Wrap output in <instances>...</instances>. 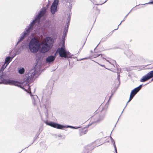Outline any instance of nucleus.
Masks as SVG:
<instances>
[{
  "instance_id": "nucleus-1",
  "label": "nucleus",
  "mask_w": 153,
  "mask_h": 153,
  "mask_svg": "<svg viewBox=\"0 0 153 153\" xmlns=\"http://www.w3.org/2000/svg\"><path fill=\"white\" fill-rule=\"evenodd\" d=\"M6 68H1L0 70V84L3 83L6 85H14L21 87V84L16 81L8 79V77L7 75L5 69Z\"/></svg>"
},
{
  "instance_id": "nucleus-2",
  "label": "nucleus",
  "mask_w": 153,
  "mask_h": 153,
  "mask_svg": "<svg viewBox=\"0 0 153 153\" xmlns=\"http://www.w3.org/2000/svg\"><path fill=\"white\" fill-rule=\"evenodd\" d=\"M42 68H33L29 73L25 75L24 78V81L31 82L34 80L44 69H42Z\"/></svg>"
},
{
  "instance_id": "nucleus-3",
  "label": "nucleus",
  "mask_w": 153,
  "mask_h": 153,
  "mask_svg": "<svg viewBox=\"0 0 153 153\" xmlns=\"http://www.w3.org/2000/svg\"><path fill=\"white\" fill-rule=\"evenodd\" d=\"M45 12L46 10L45 9H43L40 11V13L38 14L35 19L33 20V22L30 24L29 27L27 30H26V31H25L24 32L23 36H21L20 38V41L23 39L24 38L26 37L27 35L29 34V33L30 32V30H32L33 27L36 22H39L41 18L44 15Z\"/></svg>"
},
{
  "instance_id": "nucleus-4",
  "label": "nucleus",
  "mask_w": 153,
  "mask_h": 153,
  "mask_svg": "<svg viewBox=\"0 0 153 153\" xmlns=\"http://www.w3.org/2000/svg\"><path fill=\"white\" fill-rule=\"evenodd\" d=\"M53 43V39L50 37H47L41 43L42 47L40 51L41 52L45 53L48 51L52 47Z\"/></svg>"
},
{
  "instance_id": "nucleus-5",
  "label": "nucleus",
  "mask_w": 153,
  "mask_h": 153,
  "mask_svg": "<svg viewBox=\"0 0 153 153\" xmlns=\"http://www.w3.org/2000/svg\"><path fill=\"white\" fill-rule=\"evenodd\" d=\"M40 46L39 41L37 38L32 39L29 42V48L30 51L32 52H37Z\"/></svg>"
},
{
  "instance_id": "nucleus-6",
  "label": "nucleus",
  "mask_w": 153,
  "mask_h": 153,
  "mask_svg": "<svg viewBox=\"0 0 153 153\" xmlns=\"http://www.w3.org/2000/svg\"><path fill=\"white\" fill-rule=\"evenodd\" d=\"M46 123L47 125H49L53 128H56L58 129H62L63 128H74L76 129V128L74 127L70 126H62L61 125L57 124L53 122H46Z\"/></svg>"
},
{
  "instance_id": "nucleus-7",
  "label": "nucleus",
  "mask_w": 153,
  "mask_h": 153,
  "mask_svg": "<svg viewBox=\"0 0 153 153\" xmlns=\"http://www.w3.org/2000/svg\"><path fill=\"white\" fill-rule=\"evenodd\" d=\"M57 52L59 53L60 56L62 57L66 58L68 57L69 53L66 51L64 45L60 48H58Z\"/></svg>"
},
{
  "instance_id": "nucleus-8",
  "label": "nucleus",
  "mask_w": 153,
  "mask_h": 153,
  "mask_svg": "<svg viewBox=\"0 0 153 153\" xmlns=\"http://www.w3.org/2000/svg\"><path fill=\"white\" fill-rule=\"evenodd\" d=\"M93 123H91L90 124H89L86 127L83 128H81L80 126H77V129H79V136H81L82 135H84L86 134L87 132L88 131V129H86V128H88L89 126L91 125Z\"/></svg>"
},
{
  "instance_id": "nucleus-9",
  "label": "nucleus",
  "mask_w": 153,
  "mask_h": 153,
  "mask_svg": "<svg viewBox=\"0 0 153 153\" xmlns=\"http://www.w3.org/2000/svg\"><path fill=\"white\" fill-rule=\"evenodd\" d=\"M94 142L88 144L84 147L83 151L85 153H88L89 152L93 150L96 147L95 146H92Z\"/></svg>"
},
{
  "instance_id": "nucleus-10",
  "label": "nucleus",
  "mask_w": 153,
  "mask_h": 153,
  "mask_svg": "<svg viewBox=\"0 0 153 153\" xmlns=\"http://www.w3.org/2000/svg\"><path fill=\"white\" fill-rule=\"evenodd\" d=\"M42 101L44 105L45 106V108L46 109H47L50 107V97L49 96L47 99H45V96H43L42 99Z\"/></svg>"
},
{
  "instance_id": "nucleus-11",
  "label": "nucleus",
  "mask_w": 153,
  "mask_h": 153,
  "mask_svg": "<svg viewBox=\"0 0 153 153\" xmlns=\"http://www.w3.org/2000/svg\"><path fill=\"white\" fill-rule=\"evenodd\" d=\"M13 57H10L8 56L7 57L4 62H2L1 63L0 66L1 67H7L10 62L12 60Z\"/></svg>"
},
{
  "instance_id": "nucleus-12",
  "label": "nucleus",
  "mask_w": 153,
  "mask_h": 153,
  "mask_svg": "<svg viewBox=\"0 0 153 153\" xmlns=\"http://www.w3.org/2000/svg\"><path fill=\"white\" fill-rule=\"evenodd\" d=\"M59 0H54L51 7V11L53 14L55 13L56 10L57 6V5Z\"/></svg>"
},
{
  "instance_id": "nucleus-13",
  "label": "nucleus",
  "mask_w": 153,
  "mask_h": 153,
  "mask_svg": "<svg viewBox=\"0 0 153 153\" xmlns=\"http://www.w3.org/2000/svg\"><path fill=\"white\" fill-rule=\"evenodd\" d=\"M106 113L105 112L104 113H101L99 115L97 119L94 122H93V124L94 123H98L101 122L104 118L105 116Z\"/></svg>"
},
{
  "instance_id": "nucleus-14",
  "label": "nucleus",
  "mask_w": 153,
  "mask_h": 153,
  "mask_svg": "<svg viewBox=\"0 0 153 153\" xmlns=\"http://www.w3.org/2000/svg\"><path fill=\"white\" fill-rule=\"evenodd\" d=\"M53 81H49L46 87V89L48 90V94L50 95L51 94V92L53 87Z\"/></svg>"
},
{
  "instance_id": "nucleus-15",
  "label": "nucleus",
  "mask_w": 153,
  "mask_h": 153,
  "mask_svg": "<svg viewBox=\"0 0 153 153\" xmlns=\"http://www.w3.org/2000/svg\"><path fill=\"white\" fill-rule=\"evenodd\" d=\"M31 97L32 98V102L33 104L34 105H36L37 102L38 101V97L36 95L32 96L31 95V93L30 92Z\"/></svg>"
},
{
  "instance_id": "nucleus-16",
  "label": "nucleus",
  "mask_w": 153,
  "mask_h": 153,
  "mask_svg": "<svg viewBox=\"0 0 153 153\" xmlns=\"http://www.w3.org/2000/svg\"><path fill=\"white\" fill-rule=\"evenodd\" d=\"M108 62L111 65V66H113L114 67H117L119 65L117 64L115 61L110 59L108 61Z\"/></svg>"
},
{
  "instance_id": "nucleus-17",
  "label": "nucleus",
  "mask_w": 153,
  "mask_h": 153,
  "mask_svg": "<svg viewBox=\"0 0 153 153\" xmlns=\"http://www.w3.org/2000/svg\"><path fill=\"white\" fill-rule=\"evenodd\" d=\"M150 79L146 74L142 76L141 79H140V81L141 82H144Z\"/></svg>"
},
{
  "instance_id": "nucleus-18",
  "label": "nucleus",
  "mask_w": 153,
  "mask_h": 153,
  "mask_svg": "<svg viewBox=\"0 0 153 153\" xmlns=\"http://www.w3.org/2000/svg\"><path fill=\"white\" fill-rule=\"evenodd\" d=\"M55 58L54 56H51L46 58V61L47 62H51L54 61Z\"/></svg>"
},
{
  "instance_id": "nucleus-19",
  "label": "nucleus",
  "mask_w": 153,
  "mask_h": 153,
  "mask_svg": "<svg viewBox=\"0 0 153 153\" xmlns=\"http://www.w3.org/2000/svg\"><path fill=\"white\" fill-rule=\"evenodd\" d=\"M117 68V70L116 71H113L114 72H116L117 73V79H118V80L119 82V84H120V72L119 71H120L121 69H120L119 68Z\"/></svg>"
},
{
  "instance_id": "nucleus-20",
  "label": "nucleus",
  "mask_w": 153,
  "mask_h": 153,
  "mask_svg": "<svg viewBox=\"0 0 153 153\" xmlns=\"http://www.w3.org/2000/svg\"><path fill=\"white\" fill-rule=\"evenodd\" d=\"M126 53L127 56L129 57H130L131 56H134V55L133 54L131 51H126Z\"/></svg>"
},
{
  "instance_id": "nucleus-21",
  "label": "nucleus",
  "mask_w": 153,
  "mask_h": 153,
  "mask_svg": "<svg viewBox=\"0 0 153 153\" xmlns=\"http://www.w3.org/2000/svg\"><path fill=\"white\" fill-rule=\"evenodd\" d=\"M18 73L21 74H23L25 71V70L24 68H18Z\"/></svg>"
},
{
  "instance_id": "nucleus-22",
  "label": "nucleus",
  "mask_w": 153,
  "mask_h": 153,
  "mask_svg": "<svg viewBox=\"0 0 153 153\" xmlns=\"http://www.w3.org/2000/svg\"><path fill=\"white\" fill-rule=\"evenodd\" d=\"M147 74L149 77L150 79L152 77H153V70L152 71H151L148 73Z\"/></svg>"
},
{
  "instance_id": "nucleus-23",
  "label": "nucleus",
  "mask_w": 153,
  "mask_h": 153,
  "mask_svg": "<svg viewBox=\"0 0 153 153\" xmlns=\"http://www.w3.org/2000/svg\"><path fill=\"white\" fill-rule=\"evenodd\" d=\"M137 87H136L131 90V91L133 93H134L136 94H137V93L139 91L138 89H137Z\"/></svg>"
},
{
  "instance_id": "nucleus-24",
  "label": "nucleus",
  "mask_w": 153,
  "mask_h": 153,
  "mask_svg": "<svg viewBox=\"0 0 153 153\" xmlns=\"http://www.w3.org/2000/svg\"><path fill=\"white\" fill-rule=\"evenodd\" d=\"M119 119V118H118V120H117V122H116V124H115V126H114V128H113V130H113V129H114V128L116 127V124H117V122H118V121ZM112 131H111V134H110V139H111V141L112 142H114V140L112 138V137L111 136V133H112Z\"/></svg>"
},
{
  "instance_id": "nucleus-25",
  "label": "nucleus",
  "mask_w": 153,
  "mask_h": 153,
  "mask_svg": "<svg viewBox=\"0 0 153 153\" xmlns=\"http://www.w3.org/2000/svg\"><path fill=\"white\" fill-rule=\"evenodd\" d=\"M134 93H133V92H131L130 95V97L129 98L131 99L132 100L133 99V98H134V96L136 95Z\"/></svg>"
},
{
  "instance_id": "nucleus-26",
  "label": "nucleus",
  "mask_w": 153,
  "mask_h": 153,
  "mask_svg": "<svg viewBox=\"0 0 153 153\" xmlns=\"http://www.w3.org/2000/svg\"><path fill=\"white\" fill-rule=\"evenodd\" d=\"M124 69L125 71H127L128 72H130L132 70L131 68H125Z\"/></svg>"
},
{
  "instance_id": "nucleus-27",
  "label": "nucleus",
  "mask_w": 153,
  "mask_h": 153,
  "mask_svg": "<svg viewBox=\"0 0 153 153\" xmlns=\"http://www.w3.org/2000/svg\"><path fill=\"white\" fill-rule=\"evenodd\" d=\"M116 90H115V91L114 92H113L112 93L111 95L109 97V99L108 101V102L110 100L112 97L113 96V95L114 94V93H115Z\"/></svg>"
},
{
  "instance_id": "nucleus-28",
  "label": "nucleus",
  "mask_w": 153,
  "mask_h": 153,
  "mask_svg": "<svg viewBox=\"0 0 153 153\" xmlns=\"http://www.w3.org/2000/svg\"><path fill=\"white\" fill-rule=\"evenodd\" d=\"M41 55L40 54H37L36 56V60H39L41 58Z\"/></svg>"
},
{
  "instance_id": "nucleus-29",
  "label": "nucleus",
  "mask_w": 153,
  "mask_h": 153,
  "mask_svg": "<svg viewBox=\"0 0 153 153\" xmlns=\"http://www.w3.org/2000/svg\"><path fill=\"white\" fill-rule=\"evenodd\" d=\"M113 145L114 146V151H116L117 150V147L115 145V141H114V142H112Z\"/></svg>"
},
{
  "instance_id": "nucleus-30",
  "label": "nucleus",
  "mask_w": 153,
  "mask_h": 153,
  "mask_svg": "<svg viewBox=\"0 0 153 153\" xmlns=\"http://www.w3.org/2000/svg\"><path fill=\"white\" fill-rule=\"evenodd\" d=\"M85 44V42H83L82 44V45H81V48H80V49H79V52L80 51L82 50V48L83 47L84 44Z\"/></svg>"
},
{
  "instance_id": "nucleus-31",
  "label": "nucleus",
  "mask_w": 153,
  "mask_h": 153,
  "mask_svg": "<svg viewBox=\"0 0 153 153\" xmlns=\"http://www.w3.org/2000/svg\"><path fill=\"white\" fill-rule=\"evenodd\" d=\"M108 0H106V1L102 3L101 4H97L96 3H94V4L97 5H101L102 4H103L105 3Z\"/></svg>"
},
{
  "instance_id": "nucleus-32",
  "label": "nucleus",
  "mask_w": 153,
  "mask_h": 153,
  "mask_svg": "<svg viewBox=\"0 0 153 153\" xmlns=\"http://www.w3.org/2000/svg\"><path fill=\"white\" fill-rule=\"evenodd\" d=\"M131 100H132V99H130V98H129V100H128V101L127 102V103H126V106H125V107H124V109L126 108V107L127 106V105L128 104V102H129L130 101H131Z\"/></svg>"
},
{
  "instance_id": "nucleus-33",
  "label": "nucleus",
  "mask_w": 153,
  "mask_h": 153,
  "mask_svg": "<svg viewBox=\"0 0 153 153\" xmlns=\"http://www.w3.org/2000/svg\"><path fill=\"white\" fill-rule=\"evenodd\" d=\"M101 55V54H94L93 55V56L94 57H98V56H100Z\"/></svg>"
},
{
  "instance_id": "nucleus-34",
  "label": "nucleus",
  "mask_w": 153,
  "mask_h": 153,
  "mask_svg": "<svg viewBox=\"0 0 153 153\" xmlns=\"http://www.w3.org/2000/svg\"><path fill=\"white\" fill-rule=\"evenodd\" d=\"M137 88H138L137 89H139V91L142 88V87H141V85H139V86H138V87H137Z\"/></svg>"
},
{
  "instance_id": "nucleus-35",
  "label": "nucleus",
  "mask_w": 153,
  "mask_h": 153,
  "mask_svg": "<svg viewBox=\"0 0 153 153\" xmlns=\"http://www.w3.org/2000/svg\"><path fill=\"white\" fill-rule=\"evenodd\" d=\"M152 81H153V78L151 79V80L148 83L145 84V85H147L149 84V83H150Z\"/></svg>"
},
{
  "instance_id": "nucleus-36",
  "label": "nucleus",
  "mask_w": 153,
  "mask_h": 153,
  "mask_svg": "<svg viewBox=\"0 0 153 153\" xmlns=\"http://www.w3.org/2000/svg\"><path fill=\"white\" fill-rule=\"evenodd\" d=\"M125 18H124V19H123V20L122 21H121V22L120 23L119 25H118L117 28V29H116V30H117V29H118L119 26L120 25H121V24L122 22H123L125 20Z\"/></svg>"
},
{
  "instance_id": "nucleus-37",
  "label": "nucleus",
  "mask_w": 153,
  "mask_h": 153,
  "mask_svg": "<svg viewBox=\"0 0 153 153\" xmlns=\"http://www.w3.org/2000/svg\"><path fill=\"white\" fill-rule=\"evenodd\" d=\"M153 4V1H152V2H149L148 3L145 4Z\"/></svg>"
},
{
  "instance_id": "nucleus-38",
  "label": "nucleus",
  "mask_w": 153,
  "mask_h": 153,
  "mask_svg": "<svg viewBox=\"0 0 153 153\" xmlns=\"http://www.w3.org/2000/svg\"><path fill=\"white\" fill-rule=\"evenodd\" d=\"M124 109H123V111H122V113H121V114H120V115H121V114H122V113H123V111H124ZM120 116H119V117H120Z\"/></svg>"
},
{
  "instance_id": "nucleus-39",
  "label": "nucleus",
  "mask_w": 153,
  "mask_h": 153,
  "mask_svg": "<svg viewBox=\"0 0 153 153\" xmlns=\"http://www.w3.org/2000/svg\"><path fill=\"white\" fill-rule=\"evenodd\" d=\"M124 109H123V111H122V113H121V114H120V115H121V114H122V113H123V111H124ZM120 116H119V117H120Z\"/></svg>"
},
{
  "instance_id": "nucleus-40",
  "label": "nucleus",
  "mask_w": 153,
  "mask_h": 153,
  "mask_svg": "<svg viewBox=\"0 0 153 153\" xmlns=\"http://www.w3.org/2000/svg\"><path fill=\"white\" fill-rule=\"evenodd\" d=\"M130 12H129L128 14H127V15L125 17V18H126L128 15L129 14V13H130Z\"/></svg>"
},
{
  "instance_id": "nucleus-41",
  "label": "nucleus",
  "mask_w": 153,
  "mask_h": 153,
  "mask_svg": "<svg viewBox=\"0 0 153 153\" xmlns=\"http://www.w3.org/2000/svg\"><path fill=\"white\" fill-rule=\"evenodd\" d=\"M99 65L100 66H105V65H102V64H100V65L99 64Z\"/></svg>"
},
{
  "instance_id": "nucleus-42",
  "label": "nucleus",
  "mask_w": 153,
  "mask_h": 153,
  "mask_svg": "<svg viewBox=\"0 0 153 153\" xmlns=\"http://www.w3.org/2000/svg\"><path fill=\"white\" fill-rule=\"evenodd\" d=\"M105 69H108V70H111L110 69H108L107 68L105 67Z\"/></svg>"
},
{
  "instance_id": "nucleus-43",
  "label": "nucleus",
  "mask_w": 153,
  "mask_h": 153,
  "mask_svg": "<svg viewBox=\"0 0 153 153\" xmlns=\"http://www.w3.org/2000/svg\"><path fill=\"white\" fill-rule=\"evenodd\" d=\"M141 85V87H142V86H144V85H143V84H141V85Z\"/></svg>"
},
{
  "instance_id": "nucleus-44",
  "label": "nucleus",
  "mask_w": 153,
  "mask_h": 153,
  "mask_svg": "<svg viewBox=\"0 0 153 153\" xmlns=\"http://www.w3.org/2000/svg\"><path fill=\"white\" fill-rule=\"evenodd\" d=\"M56 69V68H55V69H54L53 70H52V71H55Z\"/></svg>"
},
{
  "instance_id": "nucleus-45",
  "label": "nucleus",
  "mask_w": 153,
  "mask_h": 153,
  "mask_svg": "<svg viewBox=\"0 0 153 153\" xmlns=\"http://www.w3.org/2000/svg\"><path fill=\"white\" fill-rule=\"evenodd\" d=\"M59 137H62V136L61 135H58Z\"/></svg>"
},
{
  "instance_id": "nucleus-46",
  "label": "nucleus",
  "mask_w": 153,
  "mask_h": 153,
  "mask_svg": "<svg viewBox=\"0 0 153 153\" xmlns=\"http://www.w3.org/2000/svg\"><path fill=\"white\" fill-rule=\"evenodd\" d=\"M115 152L116 153H117V151H115Z\"/></svg>"
},
{
  "instance_id": "nucleus-47",
  "label": "nucleus",
  "mask_w": 153,
  "mask_h": 153,
  "mask_svg": "<svg viewBox=\"0 0 153 153\" xmlns=\"http://www.w3.org/2000/svg\"><path fill=\"white\" fill-rule=\"evenodd\" d=\"M102 145V144H100V145H99L98 146H97H97H100V145Z\"/></svg>"
},
{
  "instance_id": "nucleus-48",
  "label": "nucleus",
  "mask_w": 153,
  "mask_h": 153,
  "mask_svg": "<svg viewBox=\"0 0 153 153\" xmlns=\"http://www.w3.org/2000/svg\"><path fill=\"white\" fill-rule=\"evenodd\" d=\"M99 44H98L97 46V47H96V48L94 49V50L98 46V45Z\"/></svg>"
},
{
  "instance_id": "nucleus-49",
  "label": "nucleus",
  "mask_w": 153,
  "mask_h": 153,
  "mask_svg": "<svg viewBox=\"0 0 153 153\" xmlns=\"http://www.w3.org/2000/svg\"><path fill=\"white\" fill-rule=\"evenodd\" d=\"M151 1L150 2H152V1H153V0H150Z\"/></svg>"
},
{
  "instance_id": "nucleus-50",
  "label": "nucleus",
  "mask_w": 153,
  "mask_h": 153,
  "mask_svg": "<svg viewBox=\"0 0 153 153\" xmlns=\"http://www.w3.org/2000/svg\"><path fill=\"white\" fill-rule=\"evenodd\" d=\"M28 87H29V88H30V86H29V85H28Z\"/></svg>"
},
{
  "instance_id": "nucleus-51",
  "label": "nucleus",
  "mask_w": 153,
  "mask_h": 153,
  "mask_svg": "<svg viewBox=\"0 0 153 153\" xmlns=\"http://www.w3.org/2000/svg\"><path fill=\"white\" fill-rule=\"evenodd\" d=\"M109 142V141H107V142Z\"/></svg>"
},
{
  "instance_id": "nucleus-52",
  "label": "nucleus",
  "mask_w": 153,
  "mask_h": 153,
  "mask_svg": "<svg viewBox=\"0 0 153 153\" xmlns=\"http://www.w3.org/2000/svg\"><path fill=\"white\" fill-rule=\"evenodd\" d=\"M152 68H153V67Z\"/></svg>"
}]
</instances>
